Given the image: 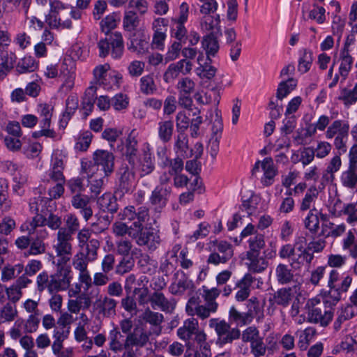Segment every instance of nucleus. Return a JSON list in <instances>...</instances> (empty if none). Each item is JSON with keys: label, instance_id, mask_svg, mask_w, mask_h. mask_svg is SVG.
Returning a JSON list of instances; mask_svg holds the SVG:
<instances>
[{"label": "nucleus", "instance_id": "nucleus-45", "mask_svg": "<svg viewBox=\"0 0 357 357\" xmlns=\"http://www.w3.org/2000/svg\"><path fill=\"white\" fill-rule=\"evenodd\" d=\"M338 99L347 107L354 105L357 101V83L352 89L344 88L341 90Z\"/></svg>", "mask_w": 357, "mask_h": 357}, {"label": "nucleus", "instance_id": "nucleus-32", "mask_svg": "<svg viewBox=\"0 0 357 357\" xmlns=\"http://www.w3.org/2000/svg\"><path fill=\"white\" fill-rule=\"evenodd\" d=\"M149 340V335L142 329L135 328L132 333H128L126 337V346L144 347Z\"/></svg>", "mask_w": 357, "mask_h": 357}, {"label": "nucleus", "instance_id": "nucleus-56", "mask_svg": "<svg viewBox=\"0 0 357 357\" xmlns=\"http://www.w3.org/2000/svg\"><path fill=\"white\" fill-rule=\"evenodd\" d=\"M216 68L207 63L200 64V66L196 68V75L201 79H211L216 74Z\"/></svg>", "mask_w": 357, "mask_h": 357}, {"label": "nucleus", "instance_id": "nucleus-34", "mask_svg": "<svg viewBox=\"0 0 357 357\" xmlns=\"http://www.w3.org/2000/svg\"><path fill=\"white\" fill-rule=\"evenodd\" d=\"M18 317L16 304L6 303L0 308V320L1 323H11Z\"/></svg>", "mask_w": 357, "mask_h": 357}, {"label": "nucleus", "instance_id": "nucleus-36", "mask_svg": "<svg viewBox=\"0 0 357 357\" xmlns=\"http://www.w3.org/2000/svg\"><path fill=\"white\" fill-rule=\"evenodd\" d=\"M296 335L298 336V347L301 350H306L311 340L317 335V331L313 327H307L305 330L298 331Z\"/></svg>", "mask_w": 357, "mask_h": 357}, {"label": "nucleus", "instance_id": "nucleus-2", "mask_svg": "<svg viewBox=\"0 0 357 357\" xmlns=\"http://www.w3.org/2000/svg\"><path fill=\"white\" fill-rule=\"evenodd\" d=\"M92 161L82 162V172L87 178H93L96 175L109 176L114 169V155L112 153L98 149L93 154Z\"/></svg>", "mask_w": 357, "mask_h": 357}, {"label": "nucleus", "instance_id": "nucleus-12", "mask_svg": "<svg viewBox=\"0 0 357 357\" xmlns=\"http://www.w3.org/2000/svg\"><path fill=\"white\" fill-rule=\"evenodd\" d=\"M307 245V239L304 236H298L296 238L294 247L300 253L298 255V257H293L291 259V262L290 264L291 266L294 269H298L301 268V266L305 261L307 264H310L312 259L313 255L308 252L307 248H305Z\"/></svg>", "mask_w": 357, "mask_h": 357}, {"label": "nucleus", "instance_id": "nucleus-19", "mask_svg": "<svg viewBox=\"0 0 357 357\" xmlns=\"http://www.w3.org/2000/svg\"><path fill=\"white\" fill-rule=\"evenodd\" d=\"M119 176L116 193H121V195H123L131 189L135 181V174L128 166H125L119 169Z\"/></svg>", "mask_w": 357, "mask_h": 357}, {"label": "nucleus", "instance_id": "nucleus-24", "mask_svg": "<svg viewBox=\"0 0 357 357\" xmlns=\"http://www.w3.org/2000/svg\"><path fill=\"white\" fill-rule=\"evenodd\" d=\"M265 305V301L260 302L257 298L252 297L248 301L247 307L248 312L247 315L251 321V319L255 318L257 322L261 321L264 318V307Z\"/></svg>", "mask_w": 357, "mask_h": 357}, {"label": "nucleus", "instance_id": "nucleus-44", "mask_svg": "<svg viewBox=\"0 0 357 357\" xmlns=\"http://www.w3.org/2000/svg\"><path fill=\"white\" fill-rule=\"evenodd\" d=\"M176 151L181 154V155L185 158L192 157V153H188V139L187 135L183 132H178L174 144Z\"/></svg>", "mask_w": 357, "mask_h": 357}, {"label": "nucleus", "instance_id": "nucleus-28", "mask_svg": "<svg viewBox=\"0 0 357 357\" xmlns=\"http://www.w3.org/2000/svg\"><path fill=\"white\" fill-rule=\"evenodd\" d=\"M341 154L334 155L328 162L322 176V180L326 182H333L335 174L340 171L342 167Z\"/></svg>", "mask_w": 357, "mask_h": 357}, {"label": "nucleus", "instance_id": "nucleus-55", "mask_svg": "<svg viewBox=\"0 0 357 357\" xmlns=\"http://www.w3.org/2000/svg\"><path fill=\"white\" fill-rule=\"evenodd\" d=\"M119 19L115 14L107 15L100 22L102 31L108 35L112 30L116 28Z\"/></svg>", "mask_w": 357, "mask_h": 357}, {"label": "nucleus", "instance_id": "nucleus-46", "mask_svg": "<svg viewBox=\"0 0 357 357\" xmlns=\"http://www.w3.org/2000/svg\"><path fill=\"white\" fill-rule=\"evenodd\" d=\"M212 245L214 246V250L222 254V256L227 260L231 259L234 255L232 245L225 241H213Z\"/></svg>", "mask_w": 357, "mask_h": 357}, {"label": "nucleus", "instance_id": "nucleus-17", "mask_svg": "<svg viewBox=\"0 0 357 357\" xmlns=\"http://www.w3.org/2000/svg\"><path fill=\"white\" fill-rule=\"evenodd\" d=\"M260 167L264 171V177L262 178L263 184L266 186L271 185L276 175V170L274 167L273 160L271 158H266L262 162H257L252 172H255L258 171Z\"/></svg>", "mask_w": 357, "mask_h": 357}, {"label": "nucleus", "instance_id": "nucleus-59", "mask_svg": "<svg viewBox=\"0 0 357 357\" xmlns=\"http://www.w3.org/2000/svg\"><path fill=\"white\" fill-rule=\"evenodd\" d=\"M265 245L264 238L262 234H257L249 239V251L247 253L256 254L259 253L260 250Z\"/></svg>", "mask_w": 357, "mask_h": 357}, {"label": "nucleus", "instance_id": "nucleus-7", "mask_svg": "<svg viewBox=\"0 0 357 357\" xmlns=\"http://www.w3.org/2000/svg\"><path fill=\"white\" fill-rule=\"evenodd\" d=\"M91 295L93 297V310L99 315L104 317H111L116 315L117 301L114 298L103 296L99 288H91Z\"/></svg>", "mask_w": 357, "mask_h": 357}, {"label": "nucleus", "instance_id": "nucleus-58", "mask_svg": "<svg viewBox=\"0 0 357 357\" xmlns=\"http://www.w3.org/2000/svg\"><path fill=\"white\" fill-rule=\"evenodd\" d=\"M195 87V83L189 77L181 79L177 84V89L179 94H191Z\"/></svg>", "mask_w": 357, "mask_h": 357}, {"label": "nucleus", "instance_id": "nucleus-57", "mask_svg": "<svg viewBox=\"0 0 357 357\" xmlns=\"http://www.w3.org/2000/svg\"><path fill=\"white\" fill-rule=\"evenodd\" d=\"M112 232L116 236L123 237L126 234L130 236L135 237V234L132 235L131 229L132 227H128L126 223L123 222H115L112 227Z\"/></svg>", "mask_w": 357, "mask_h": 357}, {"label": "nucleus", "instance_id": "nucleus-54", "mask_svg": "<svg viewBox=\"0 0 357 357\" xmlns=\"http://www.w3.org/2000/svg\"><path fill=\"white\" fill-rule=\"evenodd\" d=\"M40 115L42 117V128H50L52 116L53 107L47 104H40L39 105Z\"/></svg>", "mask_w": 357, "mask_h": 357}, {"label": "nucleus", "instance_id": "nucleus-47", "mask_svg": "<svg viewBox=\"0 0 357 357\" xmlns=\"http://www.w3.org/2000/svg\"><path fill=\"white\" fill-rule=\"evenodd\" d=\"M46 218L37 213L31 220L24 222L21 226L22 231H26L29 234H33L38 227H42L45 225Z\"/></svg>", "mask_w": 357, "mask_h": 357}, {"label": "nucleus", "instance_id": "nucleus-53", "mask_svg": "<svg viewBox=\"0 0 357 357\" xmlns=\"http://www.w3.org/2000/svg\"><path fill=\"white\" fill-rule=\"evenodd\" d=\"M194 287L191 280L183 277L178 280L176 283L171 286V292L173 294H182L187 289H192Z\"/></svg>", "mask_w": 357, "mask_h": 357}, {"label": "nucleus", "instance_id": "nucleus-4", "mask_svg": "<svg viewBox=\"0 0 357 357\" xmlns=\"http://www.w3.org/2000/svg\"><path fill=\"white\" fill-rule=\"evenodd\" d=\"M310 323L327 326L332 320L333 312L328 310L325 304L318 298L308 299L303 309Z\"/></svg>", "mask_w": 357, "mask_h": 357}, {"label": "nucleus", "instance_id": "nucleus-29", "mask_svg": "<svg viewBox=\"0 0 357 357\" xmlns=\"http://www.w3.org/2000/svg\"><path fill=\"white\" fill-rule=\"evenodd\" d=\"M253 281L254 278L250 274L248 273L238 282L236 284L238 291L236 294V299L238 301H243L249 296L250 286Z\"/></svg>", "mask_w": 357, "mask_h": 357}, {"label": "nucleus", "instance_id": "nucleus-60", "mask_svg": "<svg viewBox=\"0 0 357 357\" xmlns=\"http://www.w3.org/2000/svg\"><path fill=\"white\" fill-rule=\"evenodd\" d=\"M261 337L259 332L255 326L248 327L241 334L242 341L244 342H250V344L257 341Z\"/></svg>", "mask_w": 357, "mask_h": 357}, {"label": "nucleus", "instance_id": "nucleus-15", "mask_svg": "<svg viewBox=\"0 0 357 357\" xmlns=\"http://www.w3.org/2000/svg\"><path fill=\"white\" fill-rule=\"evenodd\" d=\"M135 238L138 245L144 246L149 250H155L160 243V236L153 229L144 230Z\"/></svg>", "mask_w": 357, "mask_h": 357}, {"label": "nucleus", "instance_id": "nucleus-3", "mask_svg": "<svg viewBox=\"0 0 357 357\" xmlns=\"http://www.w3.org/2000/svg\"><path fill=\"white\" fill-rule=\"evenodd\" d=\"M50 11L45 16V22L52 29H70L72 22L68 17L69 4L61 0H50Z\"/></svg>", "mask_w": 357, "mask_h": 357}, {"label": "nucleus", "instance_id": "nucleus-18", "mask_svg": "<svg viewBox=\"0 0 357 357\" xmlns=\"http://www.w3.org/2000/svg\"><path fill=\"white\" fill-rule=\"evenodd\" d=\"M149 38L141 31H137L130 37V44L128 50L137 54H146L149 47Z\"/></svg>", "mask_w": 357, "mask_h": 357}, {"label": "nucleus", "instance_id": "nucleus-25", "mask_svg": "<svg viewBox=\"0 0 357 357\" xmlns=\"http://www.w3.org/2000/svg\"><path fill=\"white\" fill-rule=\"evenodd\" d=\"M170 188L160 185L157 186L152 192L150 197V202L156 208H163L167 203V197L170 194Z\"/></svg>", "mask_w": 357, "mask_h": 357}, {"label": "nucleus", "instance_id": "nucleus-43", "mask_svg": "<svg viewBox=\"0 0 357 357\" xmlns=\"http://www.w3.org/2000/svg\"><path fill=\"white\" fill-rule=\"evenodd\" d=\"M98 204L103 211H107L111 213L116 212V204L115 198L111 193H105L98 199Z\"/></svg>", "mask_w": 357, "mask_h": 357}, {"label": "nucleus", "instance_id": "nucleus-50", "mask_svg": "<svg viewBox=\"0 0 357 357\" xmlns=\"http://www.w3.org/2000/svg\"><path fill=\"white\" fill-rule=\"evenodd\" d=\"M297 81L293 78H290L287 81L282 82L277 90V98L282 100L296 86Z\"/></svg>", "mask_w": 357, "mask_h": 357}, {"label": "nucleus", "instance_id": "nucleus-8", "mask_svg": "<svg viewBox=\"0 0 357 357\" xmlns=\"http://www.w3.org/2000/svg\"><path fill=\"white\" fill-rule=\"evenodd\" d=\"M99 56H107L111 50V54L114 59H119L123 52V40L119 32L111 33L105 39L100 40L98 43Z\"/></svg>", "mask_w": 357, "mask_h": 357}, {"label": "nucleus", "instance_id": "nucleus-35", "mask_svg": "<svg viewBox=\"0 0 357 357\" xmlns=\"http://www.w3.org/2000/svg\"><path fill=\"white\" fill-rule=\"evenodd\" d=\"M174 132V123L171 120L160 121L158 123V134L160 139L167 143L172 139Z\"/></svg>", "mask_w": 357, "mask_h": 357}, {"label": "nucleus", "instance_id": "nucleus-5", "mask_svg": "<svg viewBox=\"0 0 357 357\" xmlns=\"http://www.w3.org/2000/svg\"><path fill=\"white\" fill-rule=\"evenodd\" d=\"M349 125L342 120H335L327 128L326 137H334L333 144L340 154L347 151V142L348 141Z\"/></svg>", "mask_w": 357, "mask_h": 357}, {"label": "nucleus", "instance_id": "nucleus-22", "mask_svg": "<svg viewBox=\"0 0 357 357\" xmlns=\"http://www.w3.org/2000/svg\"><path fill=\"white\" fill-rule=\"evenodd\" d=\"M138 132L132 129L128 135L126 140V150L124 155L130 165H135V158L137 152V137Z\"/></svg>", "mask_w": 357, "mask_h": 357}, {"label": "nucleus", "instance_id": "nucleus-42", "mask_svg": "<svg viewBox=\"0 0 357 357\" xmlns=\"http://www.w3.org/2000/svg\"><path fill=\"white\" fill-rule=\"evenodd\" d=\"M63 83L60 90L64 93H68L72 90L75 84V73L73 68L70 70L63 69L61 75Z\"/></svg>", "mask_w": 357, "mask_h": 357}, {"label": "nucleus", "instance_id": "nucleus-21", "mask_svg": "<svg viewBox=\"0 0 357 357\" xmlns=\"http://www.w3.org/2000/svg\"><path fill=\"white\" fill-rule=\"evenodd\" d=\"M140 318L145 323L154 327V333L159 335L161 332V324L164 321L163 315L158 312L153 311L149 307H146L140 315Z\"/></svg>", "mask_w": 357, "mask_h": 357}, {"label": "nucleus", "instance_id": "nucleus-10", "mask_svg": "<svg viewBox=\"0 0 357 357\" xmlns=\"http://www.w3.org/2000/svg\"><path fill=\"white\" fill-rule=\"evenodd\" d=\"M209 326L213 328L218 335V340L222 344L231 343L241 337V331L236 328H231L230 325L225 320L211 319Z\"/></svg>", "mask_w": 357, "mask_h": 357}, {"label": "nucleus", "instance_id": "nucleus-49", "mask_svg": "<svg viewBox=\"0 0 357 357\" xmlns=\"http://www.w3.org/2000/svg\"><path fill=\"white\" fill-rule=\"evenodd\" d=\"M140 91L145 95L153 94L157 91V86L152 75H144L140 79Z\"/></svg>", "mask_w": 357, "mask_h": 357}, {"label": "nucleus", "instance_id": "nucleus-31", "mask_svg": "<svg viewBox=\"0 0 357 357\" xmlns=\"http://www.w3.org/2000/svg\"><path fill=\"white\" fill-rule=\"evenodd\" d=\"M201 28L210 34L220 31V18L218 14L204 15L201 20Z\"/></svg>", "mask_w": 357, "mask_h": 357}, {"label": "nucleus", "instance_id": "nucleus-37", "mask_svg": "<svg viewBox=\"0 0 357 357\" xmlns=\"http://www.w3.org/2000/svg\"><path fill=\"white\" fill-rule=\"evenodd\" d=\"M126 338L121 335L117 328H114L109 333V348L111 350L118 352L126 347Z\"/></svg>", "mask_w": 357, "mask_h": 357}, {"label": "nucleus", "instance_id": "nucleus-1", "mask_svg": "<svg viewBox=\"0 0 357 357\" xmlns=\"http://www.w3.org/2000/svg\"><path fill=\"white\" fill-rule=\"evenodd\" d=\"M70 268L59 263L55 273L49 275L47 272L43 271L36 277V287L39 292L47 290L50 294L57 293L68 289L72 276Z\"/></svg>", "mask_w": 357, "mask_h": 357}, {"label": "nucleus", "instance_id": "nucleus-23", "mask_svg": "<svg viewBox=\"0 0 357 357\" xmlns=\"http://www.w3.org/2000/svg\"><path fill=\"white\" fill-rule=\"evenodd\" d=\"M90 199L86 195H75L71 199L72 206L76 209H81L82 214L86 221L93 215V210L89 205Z\"/></svg>", "mask_w": 357, "mask_h": 357}, {"label": "nucleus", "instance_id": "nucleus-13", "mask_svg": "<svg viewBox=\"0 0 357 357\" xmlns=\"http://www.w3.org/2000/svg\"><path fill=\"white\" fill-rule=\"evenodd\" d=\"M136 169L141 178L152 173L155 169L153 157L151 152L150 145L147 144L142 149V153L137 158Z\"/></svg>", "mask_w": 357, "mask_h": 357}, {"label": "nucleus", "instance_id": "nucleus-9", "mask_svg": "<svg viewBox=\"0 0 357 357\" xmlns=\"http://www.w3.org/2000/svg\"><path fill=\"white\" fill-rule=\"evenodd\" d=\"M73 235L66 231V228H60L56 233V238L54 249L57 257L61 258L60 264H66L70 261L73 251Z\"/></svg>", "mask_w": 357, "mask_h": 357}, {"label": "nucleus", "instance_id": "nucleus-16", "mask_svg": "<svg viewBox=\"0 0 357 357\" xmlns=\"http://www.w3.org/2000/svg\"><path fill=\"white\" fill-rule=\"evenodd\" d=\"M176 303L174 299H169L159 291L152 293L151 306L152 309H160L163 312H171L175 308Z\"/></svg>", "mask_w": 357, "mask_h": 357}, {"label": "nucleus", "instance_id": "nucleus-33", "mask_svg": "<svg viewBox=\"0 0 357 357\" xmlns=\"http://www.w3.org/2000/svg\"><path fill=\"white\" fill-rule=\"evenodd\" d=\"M340 65L339 67V74L343 80H345L351 69L353 64V58L348 49L344 48L340 56Z\"/></svg>", "mask_w": 357, "mask_h": 357}, {"label": "nucleus", "instance_id": "nucleus-27", "mask_svg": "<svg viewBox=\"0 0 357 357\" xmlns=\"http://www.w3.org/2000/svg\"><path fill=\"white\" fill-rule=\"evenodd\" d=\"M319 194V190L315 185L310 187L301 202L300 210L301 211H306L307 210L312 211L313 209H317L315 205Z\"/></svg>", "mask_w": 357, "mask_h": 357}, {"label": "nucleus", "instance_id": "nucleus-63", "mask_svg": "<svg viewBox=\"0 0 357 357\" xmlns=\"http://www.w3.org/2000/svg\"><path fill=\"white\" fill-rule=\"evenodd\" d=\"M332 149V146L330 143L325 141L318 142L317 146L313 149L316 157L319 159H323L328 156Z\"/></svg>", "mask_w": 357, "mask_h": 357}, {"label": "nucleus", "instance_id": "nucleus-48", "mask_svg": "<svg viewBox=\"0 0 357 357\" xmlns=\"http://www.w3.org/2000/svg\"><path fill=\"white\" fill-rule=\"evenodd\" d=\"M133 294L137 296V302L141 306L151 304L152 294L150 293L148 287L143 285L142 287H135L133 289Z\"/></svg>", "mask_w": 357, "mask_h": 357}, {"label": "nucleus", "instance_id": "nucleus-62", "mask_svg": "<svg viewBox=\"0 0 357 357\" xmlns=\"http://www.w3.org/2000/svg\"><path fill=\"white\" fill-rule=\"evenodd\" d=\"M92 134L89 131L82 133L77 138L75 144V149L80 151H85L89 147L92 139Z\"/></svg>", "mask_w": 357, "mask_h": 357}, {"label": "nucleus", "instance_id": "nucleus-14", "mask_svg": "<svg viewBox=\"0 0 357 357\" xmlns=\"http://www.w3.org/2000/svg\"><path fill=\"white\" fill-rule=\"evenodd\" d=\"M162 166L164 168H168V171L164 172L160 176V183L165 185L170 181L172 176L181 173L183 169V161L179 157L174 159L165 158Z\"/></svg>", "mask_w": 357, "mask_h": 357}, {"label": "nucleus", "instance_id": "nucleus-51", "mask_svg": "<svg viewBox=\"0 0 357 357\" xmlns=\"http://www.w3.org/2000/svg\"><path fill=\"white\" fill-rule=\"evenodd\" d=\"M341 214L347 216L346 221L350 225L357 223V204L349 203L343 206Z\"/></svg>", "mask_w": 357, "mask_h": 357}, {"label": "nucleus", "instance_id": "nucleus-40", "mask_svg": "<svg viewBox=\"0 0 357 357\" xmlns=\"http://www.w3.org/2000/svg\"><path fill=\"white\" fill-rule=\"evenodd\" d=\"M275 277L280 284H285L293 280L294 274L287 265L280 264L275 268Z\"/></svg>", "mask_w": 357, "mask_h": 357}, {"label": "nucleus", "instance_id": "nucleus-6", "mask_svg": "<svg viewBox=\"0 0 357 357\" xmlns=\"http://www.w3.org/2000/svg\"><path fill=\"white\" fill-rule=\"evenodd\" d=\"M92 230L89 228H83L77 232V245L80 250L79 253H83L89 260L93 261L98 259V250L100 243L96 238H91Z\"/></svg>", "mask_w": 357, "mask_h": 357}, {"label": "nucleus", "instance_id": "nucleus-26", "mask_svg": "<svg viewBox=\"0 0 357 357\" xmlns=\"http://www.w3.org/2000/svg\"><path fill=\"white\" fill-rule=\"evenodd\" d=\"M199 328L198 320L194 317L187 319L183 325L177 330V335L180 339L188 341L195 335Z\"/></svg>", "mask_w": 357, "mask_h": 357}, {"label": "nucleus", "instance_id": "nucleus-61", "mask_svg": "<svg viewBox=\"0 0 357 357\" xmlns=\"http://www.w3.org/2000/svg\"><path fill=\"white\" fill-rule=\"evenodd\" d=\"M121 305L125 311L131 314H137L138 312L137 302L129 294L121 300Z\"/></svg>", "mask_w": 357, "mask_h": 357}, {"label": "nucleus", "instance_id": "nucleus-11", "mask_svg": "<svg viewBox=\"0 0 357 357\" xmlns=\"http://www.w3.org/2000/svg\"><path fill=\"white\" fill-rule=\"evenodd\" d=\"M218 303H206L202 305L200 298L198 296L190 297L186 304L185 311L190 316H197L202 319L208 318L211 313L217 311Z\"/></svg>", "mask_w": 357, "mask_h": 357}, {"label": "nucleus", "instance_id": "nucleus-41", "mask_svg": "<svg viewBox=\"0 0 357 357\" xmlns=\"http://www.w3.org/2000/svg\"><path fill=\"white\" fill-rule=\"evenodd\" d=\"M202 47L206 51L208 59L211 56H214L220 48L218 41L213 34H208L204 37Z\"/></svg>", "mask_w": 357, "mask_h": 357}, {"label": "nucleus", "instance_id": "nucleus-38", "mask_svg": "<svg viewBox=\"0 0 357 357\" xmlns=\"http://www.w3.org/2000/svg\"><path fill=\"white\" fill-rule=\"evenodd\" d=\"M340 181L343 186L354 189L357 184V167L349 165L348 169L342 173Z\"/></svg>", "mask_w": 357, "mask_h": 357}, {"label": "nucleus", "instance_id": "nucleus-30", "mask_svg": "<svg viewBox=\"0 0 357 357\" xmlns=\"http://www.w3.org/2000/svg\"><path fill=\"white\" fill-rule=\"evenodd\" d=\"M247 266L249 271L254 273H261L268 266V261L259 256V253L252 254L247 253Z\"/></svg>", "mask_w": 357, "mask_h": 357}, {"label": "nucleus", "instance_id": "nucleus-39", "mask_svg": "<svg viewBox=\"0 0 357 357\" xmlns=\"http://www.w3.org/2000/svg\"><path fill=\"white\" fill-rule=\"evenodd\" d=\"M2 63L0 64V80H3L8 73L13 69L15 61V55L12 52H8L1 54Z\"/></svg>", "mask_w": 357, "mask_h": 357}, {"label": "nucleus", "instance_id": "nucleus-64", "mask_svg": "<svg viewBox=\"0 0 357 357\" xmlns=\"http://www.w3.org/2000/svg\"><path fill=\"white\" fill-rule=\"evenodd\" d=\"M229 319L238 325L243 326L250 323L247 314L239 312L235 307H231L229 312Z\"/></svg>", "mask_w": 357, "mask_h": 357}, {"label": "nucleus", "instance_id": "nucleus-52", "mask_svg": "<svg viewBox=\"0 0 357 357\" xmlns=\"http://www.w3.org/2000/svg\"><path fill=\"white\" fill-rule=\"evenodd\" d=\"M318 210L313 209L309 211L304 220L305 227L312 233H317L319 228V220L317 216Z\"/></svg>", "mask_w": 357, "mask_h": 357}, {"label": "nucleus", "instance_id": "nucleus-20", "mask_svg": "<svg viewBox=\"0 0 357 357\" xmlns=\"http://www.w3.org/2000/svg\"><path fill=\"white\" fill-rule=\"evenodd\" d=\"M298 290V285H294L292 287L281 288L274 293L273 301L279 305L286 307L289 305Z\"/></svg>", "mask_w": 357, "mask_h": 357}]
</instances>
